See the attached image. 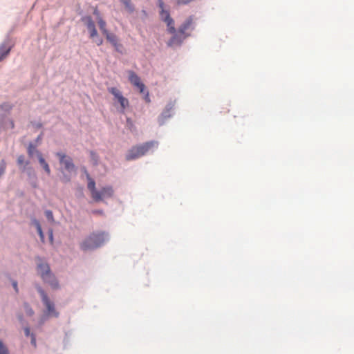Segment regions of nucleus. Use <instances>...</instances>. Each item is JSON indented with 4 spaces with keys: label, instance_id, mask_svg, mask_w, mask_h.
I'll return each mask as SVG.
<instances>
[{
    "label": "nucleus",
    "instance_id": "obj_1",
    "mask_svg": "<svg viewBox=\"0 0 354 354\" xmlns=\"http://www.w3.org/2000/svg\"><path fill=\"white\" fill-rule=\"evenodd\" d=\"M37 272L44 283L48 284L53 290L59 288V282L55 274L51 272L48 263L44 261L40 257L36 259Z\"/></svg>",
    "mask_w": 354,
    "mask_h": 354
},
{
    "label": "nucleus",
    "instance_id": "obj_2",
    "mask_svg": "<svg viewBox=\"0 0 354 354\" xmlns=\"http://www.w3.org/2000/svg\"><path fill=\"white\" fill-rule=\"evenodd\" d=\"M88 185L87 187L91 192V198L95 202L103 201L104 198H111L113 196L114 191L111 186H105L100 190H97L95 187V182L87 174Z\"/></svg>",
    "mask_w": 354,
    "mask_h": 354
},
{
    "label": "nucleus",
    "instance_id": "obj_3",
    "mask_svg": "<svg viewBox=\"0 0 354 354\" xmlns=\"http://www.w3.org/2000/svg\"><path fill=\"white\" fill-rule=\"evenodd\" d=\"M108 240V235L104 232H93L80 244L84 251L92 250L102 245Z\"/></svg>",
    "mask_w": 354,
    "mask_h": 354
},
{
    "label": "nucleus",
    "instance_id": "obj_4",
    "mask_svg": "<svg viewBox=\"0 0 354 354\" xmlns=\"http://www.w3.org/2000/svg\"><path fill=\"white\" fill-rule=\"evenodd\" d=\"M157 147L158 142L156 141H149L142 145L133 146L128 151L125 158L128 161L139 158L153 149L157 148Z\"/></svg>",
    "mask_w": 354,
    "mask_h": 354
},
{
    "label": "nucleus",
    "instance_id": "obj_5",
    "mask_svg": "<svg viewBox=\"0 0 354 354\" xmlns=\"http://www.w3.org/2000/svg\"><path fill=\"white\" fill-rule=\"evenodd\" d=\"M84 24L86 25L90 37L93 39V41L97 45L100 46L103 43L102 38L100 37L97 35V30L95 28V23L91 19V17L86 16L82 19Z\"/></svg>",
    "mask_w": 354,
    "mask_h": 354
},
{
    "label": "nucleus",
    "instance_id": "obj_6",
    "mask_svg": "<svg viewBox=\"0 0 354 354\" xmlns=\"http://www.w3.org/2000/svg\"><path fill=\"white\" fill-rule=\"evenodd\" d=\"M37 291L41 295L42 301L47 309L48 316L57 317L58 313L56 312L54 304L49 299L45 291L40 287H37Z\"/></svg>",
    "mask_w": 354,
    "mask_h": 354
},
{
    "label": "nucleus",
    "instance_id": "obj_7",
    "mask_svg": "<svg viewBox=\"0 0 354 354\" xmlns=\"http://www.w3.org/2000/svg\"><path fill=\"white\" fill-rule=\"evenodd\" d=\"M108 91L114 96L115 100H118L120 104L122 112H124V109L129 105V100L124 97L121 91L115 87L108 88Z\"/></svg>",
    "mask_w": 354,
    "mask_h": 354
},
{
    "label": "nucleus",
    "instance_id": "obj_8",
    "mask_svg": "<svg viewBox=\"0 0 354 354\" xmlns=\"http://www.w3.org/2000/svg\"><path fill=\"white\" fill-rule=\"evenodd\" d=\"M129 80L131 84L136 87L140 93H145V85L141 82L140 78L138 75L133 71H129Z\"/></svg>",
    "mask_w": 354,
    "mask_h": 354
},
{
    "label": "nucleus",
    "instance_id": "obj_9",
    "mask_svg": "<svg viewBox=\"0 0 354 354\" xmlns=\"http://www.w3.org/2000/svg\"><path fill=\"white\" fill-rule=\"evenodd\" d=\"M171 34L173 36L167 42V45L169 46L180 45L183 41L188 36V35H180V33H179V30L178 32L176 31L175 33Z\"/></svg>",
    "mask_w": 354,
    "mask_h": 354
},
{
    "label": "nucleus",
    "instance_id": "obj_10",
    "mask_svg": "<svg viewBox=\"0 0 354 354\" xmlns=\"http://www.w3.org/2000/svg\"><path fill=\"white\" fill-rule=\"evenodd\" d=\"M193 24V19L192 17H188L185 21L179 27L178 30L180 35H187L186 31L189 30Z\"/></svg>",
    "mask_w": 354,
    "mask_h": 354
},
{
    "label": "nucleus",
    "instance_id": "obj_11",
    "mask_svg": "<svg viewBox=\"0 0 354 354\" xmlns=\"http://www.w3.org/2000/svg\"><path fill=\"white\" fill-rule=\"evenodd\" d=\"M106 39L115 48L116 50H119V47L122 45L118 43V39L116 35L109 32L104 35Z\"/></svg>",
    "mask_w": 354,
    "mask_h": 354
},
{
    "label": "nucleus",
    "instance_id": "obj_12",
    "mask_svg": "<svg viewBox=\"0 0 354 354\" xmlns=\"http://www.w3.org/2000/svg\"><path fill=\"white\" fill-rule=\"evenodd\" d=\"M164 2L162 0H158V6L160 8V18L163 21H167L168 19L171 18L169 12L168 10H165L164 8Z\"/></svg>",
    "mask_w": 354,
    "mask_h": 354
},
{
    "label": "nucleus",
    "instance_id": "obj_13",
    "mask_svg": "<svg viewBox=\"0 0 354 354\" xmlns=\"http://www.w3.org/2000/svg\"><path fill=\"white\" fill-rule=\"evenodd\" d=\"M38 160H39L41 166L43 167V169L47 173V174L49 175L50 174V167L48 166V164L46 162V160L43 158L42 154L41 153H38Z\"/></svg>",
    "mask_w": 354,
    "mask_h": 354
},
{
    "label": "nucleus",
    "instance_id": "obj_14",
    "mask_svg": "<svg viewBox=\"0 0 354 354\" xmlns=\"http://www.w3.org/2000/svg\"><path fill=\"white\" fill-rule=\"evenodd\" d=\"M10 49V46L4 44L0 46V62L9 54Z\"/></svg>",
    "mask_w": 354,
    "mask_h": 354
},
{
    "label": "nucleus",
    "instance_id": "obj_15",
    "mask_svg": "<svg viewBox=\"0 0 354 354\" xmlns=\"http://www.w3.org/2000/svg\"><path fill=\"white\" fill-rule=\"evenodd\" d=\"M28 154L30 157H33L35 154L37 155L38 157V153H40L37 149L36 145H33L32 143H30L28 145V149H27Z\"/></svg>",
    "mask_w": 354,
    "mask_h": 354
},
{
    "label": "nucleus",
    "instance_id": "obj_16",
    "mask_svg": "<svg viewBox=\"0 0 354 354\" xmlns=\"http://www.w3.org/2000/svg\"><path fill=\"white\" fill-rule=\"evenodd\" d=\"M165 22L167 24V31L169 33H175L176 28L174 26V19L171 17V18L168 19L167 21H165Z\"/></svg>",
    "mask_w": 354,
    "mask_h": 354
},
{
    "label": "nucleus",
    "instance_id": "obj_17",
    "mask_svg": "<svg viewBox=\"0 0 354 354\" xmlns=\"http://www.w3.org/2000/svg\"><path fill=\"white\" fill-rule=\"evenodd\" d=\"M97 23H98V25H99V27L101 30V31L102 32V33L104 35H105L106 33L108 32V30L106 28V24L104 20H103V19L101 17H99L98 19H97Z\"/></svg>",
    "mask_w": 354,
    "mask_h": 354
},
{
    "label": "nucleus",
    "instance_id": "obj_18",
    "mask_svg": "<svg viewBox=\"0 0 354 354\" xmlns=\"http://www.w3.org/2000/svg\"><path fill=\"white\" fill-rule=\"evenodd\" d=\"M120 1L124 4L126 10L129 12H133L134 11V6L131 3V0H120Z\"/></svg>",
    "mask_w": 354,
    "mask_h": 354
},
{
    "label": "nucleus",
    "instance_id": "obj_19",
    "mask_svg": "<svg viewBox=\"0 0 354 354\" xmlns=\"http://www.w3.org/2000/svg\"><path fill=\"white\" fill-rule=\"evenodd\" d=\"M17 164L19 165L27 166L29 164V162L26 161L25 156L24 155H20L17 158Z\"/></svg>",
    "mask_w": 354,
    "mask_h": 354
},
{
    "label": "nucleus",
    "instance_id": "obj_20",
    "mask_svg": "<svg viewBox=\"0 0 354 354\" xmlns=\"http://www.w3.org/2000/svg\"><path fill=\"white\" fill-rule=\"evenodd\" d=\"M24 308L28 315L32 316L33 315L34 312L28 304H24Z\"/></svg>",
    "mask_w": 354,
    "mask_h": 354
},
{
    "label": "nucleus",
    "instance_id": "obj_21",
    "mask_svg": "<svg viewBox=\"0 0 354 354\" xmlns=\"http://www.w3.org/2000/svg\"><path fill=\"white\" fill-rule=\"evenodd\" d=\"M0 354H8V351L3 342L0 340Z\"/></svg>",
    "mask_w": 354,
    "mask_h": 354
},
{
    "label": "nucleus",
    "instance_id": "obj_22",
    "mask_svg": "<svg viewBox=\"0 0 354 354\" xmlns=\"http://www.w3.org/2000/svg\"><path fill=\"white\" fill-rule=\"evenodd\" d=\"M6 167V163L4 160H2L0 162V176L5 172Z\"/></svg>",
    "mask_w": 354,
    "mask_h": 354
},
{
    "label": "nucleus",
    "instance_id": "obj_23",
    "mask_svg": "<svg viewBox=\"0 0 354 354\" xmlns=\"http://www.w3.org/2000/svg\"><path fill=\"white\" fill-rule=\"evenodd\" d=\"M36 229H37V232H38V234L39 235V237H40V239H41V242H44V233H43V231H42L41 225L37 226Z\"/></svg>",
    "mask_w": 354,
    "mask_h": 354
},
{
    "label": "nucleus",
    "instance_id": "obj_24",
    "mask_svg": "<svg viewBox=\"0 0 354 354\" xmlns=\"http://www.w3.org/2000/svg\"><path fill=\"white\" fill-rule=\"evenodd\" d=\"M36 229H37V232H38V234L39 235V237H40V239H41V242H44V233H43V231H42L41 225L37 226Z\"/></svg>",
    "mask_w": 354,
    "mask_h": 354
},
{
    "label": "nucleus",
    "instance_id": "obj_25",
    "mask_svg": "<svg viewBox=\"0 0 354 354\" xmlns=\"http://www.w3.org/2000/svg\"><path fill=\"white\" fill-rule=\"evenodd\" d=\"M171 107H169L168 109H167L161 115V117L165 119V118H169L171 116V114H170V111L171 110Z\"/></svg>",
    "mask_w": 354,
    "mask_h": 354
},
{
    "label": "nucleus",
    "instance_id": "obj_26",
    "mask_svg": "<svg viewBox=\"0 0 354 354\" xmlns=\"http://www.w3.org/2000/svg\"><path fill=\"white\" fill-rule=\"evenodd\" d=\"M90 156H91V159L94 161V163L97 164L98 162V159H99L97 154L94 151H91Z\"/></svg>",
    "mask_w": 354,
    "mask_h": 354
},
{
    "label": "nucleus",
    "instance_id": "obj_27",
    "mask_svg": "<svg viewBox=\"0 0 354 354\" xmlns=\"http://www.w3.org/2000/svg\"><path fill=\"white\" fill-rule=\"evenodd\" d=\"M45 214H46V216L47 218V219L50 221H53V212L50 210H46L45 212Z\"/></svg>",
    "mask_w": 354,
    "mask_h": 354
},
{
    "label": "nucleus",
    "instance_id": "obj_28",
    "mask_svg": "<svg viewBox=\"0 0 354 354\" xmlns=\"http://www.w3.org/2000/svg\"><path fill=\"white\" fill-rule=\"evenodd\" d=\"M57 156L59 158L60 162L63 163L64 162L65 155L64 153H57Z\"/></svg>",
    "mask_w": 354,
    "mask_h": 354
},
{
    "label": "nucleus",
    "instance_id": "obj_29",
    "mask_svg": "<svg viewBox=\"0 0 354 354\" xmlns=\"http://www.w3.org/2000/svg\"><path fill=\"white\" fill-rule=\"evenodd\" d=\"M145 96H144V99L146 101V102L147 103H149L150 102V98H149V93L147 91H146V92H145Z\"/></svg>",
    "mask_w": 354,
    "mask_h": 354
},
{
    "label": "nucleus",
    "instance_id": "obj_30",
    "mask_svg": "<svg viewBox=\"0 0 354 354\" xmlns=\"http://www.w3.org/2000/svg\"><path fill=\"white\" fill-rule=\"evenodd\" d=\"M12 286H13V288H14V289H15V292H16L17 293H18V292H19V288H18V286H17V282L16 281H13L12 282Z\"/></svg>",
    "mask_w": 354,
    "mask_h": 354
},
{
    "label": "nucleus",
    "instance_id": "obj_31",
    "mask_svg": "<svg viewBox=\"0 0 354 354\" xmlns=\"http://www.w3.org/2000/svg\"><path fill=\"white\" fill-rule=\"evenodd\" d=\"M32 223L35 226L36 228L37 226L41 225L37 219H32Z\"/></svg>",
    "mask_w": 354,
    "mask_h": 354
},
{
    "label": "nucleus",
    "instance_id": "obj_32",
    "mask_svg": "<svg viewBox=\"0 0 354 354\" xmlns=\"http://www.w3.org/2000/svg\"><path fill=\"white\" fill-rule=\"evenodd\" d=\"M93 14L95 15H96L97 17V19H98L99 17H100V12L99 11L97 10V9H95L94 12H93Z\"/></svg>",
    "mask_w": 354,
    "mask_h": 354
},
{
    "label": "nucleus",
    "instance_id": "obj_33",
    "mask_svg": "<svg viewBox=\"0 0 354 354\" xmlns=\"http://www.w3.org/2000/svg\"><path fill=\"white\" fill-rule=\"evenodd\" d=\"M31 343L34 345V346H36V339L33 335H32Z\"/></svg>",
    "mask_w": 354,
    "mask_h": 354
},
{
    "label": "nucleus",
    "instance_id": "obj_34",
    "mask_svg": "<svg viewBox=\"0 0 354 354\" xmlns=\"http://www.w3.org/2000/svg\"><path fill=\"white\" fill-rule=\"evenodd\" d=\"M24 331H25L26 335V336H29V335H30V329H29V328H26L24 329Z\"/></svg>",
    "mask_w": 354,
    "mask_h": 354
},
{
    "label": "nucleus",
    "instance_id": "obj_35",
    "mask_svg": "<svg viewBox=\"0 0 354 354\" xmlns=\"http://www.w3.org/2000/svg\"><path fill=\"white\" fill-rule=\"evenodd\" d=\"M41 138H42V134H40V135L37 138L36 141H37V142H39V141L41 140Z\"/></svg>",
    "mask_w": 354,
    "mask_h": 354
},
{
    "label": "nucleus",
    "instance_id": "obj_36",
    "mask_svg": "<svg viewBox=\"0 0 354 354\" xmlns=\"http://www.w3.org/2000/svg\"><path fill=\"white\" fill-rule=\"evenodd\" d=\"M67 167H68V169H69L71 167L73 168V167H74V166H73V165H71V164L68 162Z\"/></svg>",
    "mask_w": 354,
    "mask_h": 354
},
{
    "label": "nucleus",
    "instance_id": "obj_37",
    "mask_svg": "<svg viewBox=\"0 0 354 354\" xmlns=\"http://www.w3.org/2000/svg\"><path fill=\"white\" fill-rule=\"evenodd\" d=\"M50 239H53V234H52V233L50 234Z\"/></svg>",
    "mask_w": 354,
    "mask_h": 354
}]
</instances>
